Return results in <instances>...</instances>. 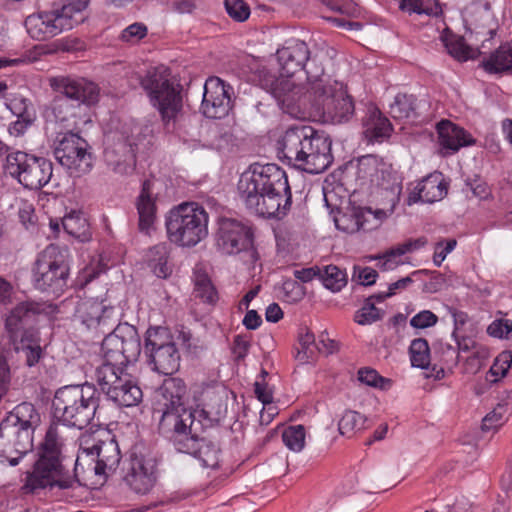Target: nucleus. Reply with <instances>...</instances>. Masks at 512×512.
Returning a JSON list of instances; mask_svg holds the SVG:
<instances>
[{"label":"nucleus","instance_id":"nucleus-44","mask_svg":"<svg viewBox=\"0 0 512 512\" xmlns=\"http://www.w3.org/2000/svg\"><path fill=\"white\" fill-rule=\"evenodd\" d=\"M194 294L208 304H215L218 301V293L206 274H197L195 279Z\"/></svg>","mask_w":512,"mask_h":512},{"label":"nucleus","instance_id":"nucleus-51","mask_svg":"<svg viewBox=\"0 0 512 512\" xmlns=\"http://www.w3.org/2000/svg\"><path fill=\"white\" fill-rule=\"evenodd\" d=\"M34 116L27 109L24 110L21 114H19L18 119L11 123L8 131L10 135L13 136H21L24 134L26 129L33 123Z\"/></svg>","mask_w":512,"mask_h":512},{"label":"nucleus","instance_id":"nucleus-50","mask_svg":"<svg viewBox=\"0 0 512 512\" xmlns=\"http://www.w3.org/2000/svg\"><path fill=\"white\" fill-rule=\"evenodd\" d=\"M489 335L496 338L508 339L512 334V321L508 319L494 320L487 328Z\"/></svg>","mask_w":512,"mask_h":512},{"label":"nucleus","instance_id":"nucleus-32","mask_svg":"<svg viewBox=\"0 0 512 512\" xmlns=\"http://www.w3.org/2000/svg\"><path fill=\"white\" fill-rule=\"evenodd\" d=\"M4 420L34 434L40 425L41 417L32 403L22 402L14 407Z\"/></svg>","mask_w":512,"mask_h":512},{"label":"nucleus","instance_id":"nucleus-61","mask_svg":"<svg viewBox=\"0 0 512 512\" xmlns=\"http://www.w3.org/2000/svg\"><path fill=\"white\" fill-rule=\"evenodd\" d=\"M18 217L23 226L28 229L30 226H34L36 222V215L34 208L31 204H23L18 211Z\"/></svg>","mask_w":512,"mask_h":512},{"label":"nucleus","instance_id":"nucleus-30","mask_svg":"<svg viewBox=\"0 0 512 512\" xmlns=\"http://www.w3.org/2000/svg\"><path fill=\"white\" fill-rule=\"evenodd\" d=\"M480 66L489 74L512 73V41L501 44L484 57Z\"/></svg>","mask_w":512,"mask_h":512},{"label":"nucleus","instance_id":"nucleus-54","mask_svg":"<svg viewBox=\"0 0 512 512\" xmlns=\"http://www.w3.org/2000/svg\"><path fill=\"white\" fill-rule=\"evenodd\" d=\"M456 245L457 241L455 239H448L445 241L437 242L434 247L433 255V263L435 266L439 267L445 260L446 256L454 250Z\"/></svg>","mask_w":512,"mask_h":512},{"label":"nucleus","instance_id":"nucleus-55","mask_svg":"<svg viewBox=\"0 0 512 512\" xmlns=\"http://www.w3.org/2000/svg\"><path fill=\"white\" fill-rule=\"evenodd\" d=\"M512 365V352L504 351L495 359L490 372L495 376L504 377Z\"/></svg>","mask_w":512,"mask_h":512},{"label":"nucleus","instance_id":"nucleus-13","mask_svg":"<svg viewBox=\"0 0 512 512\" xmlns=\"http://www.w3.org/2000/svg\"><path fill=\"white\" fill-rule=\"evenodd\" d=\"M144 353L152 369L159 374L168 376L179 370L180 353L173 336L166 327L156 326L147 329Z\"/></svg>","mask_w":512,"mask_h":512},{"label":"nucleus","instance_id":"nucleus-17","mask_svg":"<svg viewBox=\"0 0 512 512\" xmlns=\"http://www.w3.org/2000/svg\"><path fill=\"white\" fill-rule=\"evenodd\" d=\"M56 311V306L47 302L23 301L18 303L5 320V328L9 340L37 333L33 328L37 317L50 315Z\"/></svg>","mask_w":512,"mask_h":512},{"label":"nucleus","instance_id":"nucleus-23","mask_svg":"<svg viewBox=\"0 0 512 512\" xmlns=\"http://www.w3.org/2000/svg\"><path fill=\"white\" fill-rule=\"evenodd\" d=\"M158 476V459L155 456H131L125 482L132 491L140 495L148 494L156 485Z\"/></svg>","mask_w":512,"mask_h":512},{"label":"nucleus","instance_id":"nucleus-63","mask_svg":"<svg viewBox=\"0 0 512 512\" xmlns=\"http://www.w3.org/2000/svg\"><path fill=\"white\" fill-rule=\"evenodd\" d=\"M278 79H279V77H277L275 74L271 73L267 69L259 70V73H258L259 85L269 93H271L273 91V88L275 87Z\"/></svg>","mask_w":512,"mask_h":512},{"label":"nucleus","instance_id":"nucleus-33","mask_svg":"<svg viewBox=\"0 0 512 512\" xmlns=\"http://www.w3.org/2000/svg\"><path fill=\"white\" fill-rule=\"evenodd\" d=\"M325 56L323 52L312 53L309 50V59L304 63L302 68L307 75V81L310 84L308 90L309 95L312 97L315 95V86L322 84L323 86H330L333 81L330 78H325L323 60Z\"/></svg>","mask_w":512,"mask_h":512},{"label":"nucleus","instance_id":"nucleus-47","mask_svg":"<svg viewBox=\"0 0 512 512\" xmlns=\"http://www.w3.org/2000/svg\"><path fill=\"white\" fill-rule=\"evenodd\" d=\"M383 312L375 307L371 298H367L364 306L355 313L354 320L359 325H369L376 321L381 320Z\"/></svg>","mask_w":512,"mask_h":512},{"label":"nucleus","instance_id":"nucleus-18","mask_svg":"<svg viewBox=\"0 0 512 512\" xmlns=\"http://www.w3.org/2000/svg\"><path fill=\"white\" fill-rule=\"evenodd\" d=\"M252 228L233 218H221L216 233V246L223 254L234 255L253 247Z\"/></svg>","mask_w":512,"mask_h":512},{"label":"nucleus","instance_id":"nucleus-41","mask_svg":"<svg viewBox=\"0 0 512 512\" xmlns=\"http://www.w3.org/2000/svg\"><path fill=\"white\" fill-rule=\"evenodd\" d=\"M445 47L448 53L459 61L476 59L481 54L478 48L467 45L463 37L446 40Z\"/></svg>","mask_w":512,"mask_h":512},{"label":"nucleus","instance_id":"nucleus-28","mask_svg":"<svg viewBox=\"0 0 512 512\" xmlns=\"http://www.w3.org/2000/svg\"><path fill=\"white\" fill-rule=\"evenodd\" d=\"M437 133L440 146L450 150L451 153L475 143V139L470 133L449 120H442L437 124Z\"/></svg>","mask_w":512,"mask_h":512},{"label":"nucleus","instance_id":"nucleus-59","mask_svg":"<svg viewBox=\"0 0 512 512\" xmlns=\"http://www.w3.org/2000/svg\"><path fill=\"white\" fill-rule=\"evenodd\" d=\"M254 392L257 399L261 401L264 406L272 404L273 393L265 381H256L254 383Z\"/></svg>","mask_w":512,"mask_h":512},{"label":"nucleus","instance_id":"nucleus-14","mask_svg":"<svg viewBox=\"0 0 512 512\" xmlns=\"http://www.w3.org/2000/svg\"><path fill=\"white\" fill-rule=\"evenodd\" d=\"M312 102L315 109L334 124L350 121L355 113L352 97L348 95L343 83L336 80L330 86L318 83Z\"/></svg>","mask_w":512,"mask_h":512},{"label":"nucleus","instance_id":"nucleus-4","mask_svg":"<svg viewBox=\"0 0 512 512\" xmlns=\"http://www.w3.org/2000/svg\"><path fill=\"white\" fill-rule=\"evenodd\" d=\"M187 387L178 377L165 379L157 391L153 416L158 417V429L168 436L183 427H190L199 417L207 413L204 409L191 410L186 407Z\"/></svg>","mask_w":512,"mask_h":512},{"label":"nucleus","instance_id":"nucleus-39","mask_svg":"<svg viewBox=\"0 0 512 512\" xmlns=\"http://www.w3.org/2000/svg\"><path fill=\"white\" fill-rule=\"evenodd\" d=\"M319 280L332 292L340 291L347 284V274L335 265L321 267Z\"/></svg>","mask_w":512,"mask_h":512},{"label":"nucleus","instance_id":"nucleus-12","mask_svg":"<svg viewBox=\"0 0 512 512\" xmlns=\"http://www.w3.org/2000/svg\"><path fill=\"white\" fill-rule=\"evenodd\" d=\"M5 169L24 188L30 190L41 189L49 183L53 175V164L50 160L23 151L9 153Z\"/></svg>","mask_w":512,"mask_h":512},{"label":"nucleus","instance_id":"nucleus-34","mask_svg":"<svg viewBox=\"0 0 512 512\" xmlns=\"http://www.w3.org/2000/svg\"><path fill=\"white\" fill-rule=\"evenodd\" d=\"M10 343L17 353L22 354L27 366L32 367L39 362L42 356V348L37 333L11 339Z\"/></svg>","mask_w":512,"mask_h":512},{"label":"nucleus","instance_id":"nucleus-64","mask_svg":"<svg viewBox=\"0 0 512 512\" xmlns=\"http://www.w3.org/2000/svg\"><path fill=\"white\" fill-rule=\"evenodd\" d=\"M331 10L340 13L341 15L353 16L357 12V7L354 3L338 4L333 0H322Z\"/></svg>","mask_w":512,"mask_h":512},{"label":"nucleus","instance_id":"nucleus-20","mask_svg":"<svg viewBox=\"0 0 512 512\" xmlns=\"http://www.w3.org/2000/svg\"><path fill=\"white\" fill-rule=\"evenodd\" d=\"M74 316L87 329L102 334L112 329L118 320L115 308L96 298L80 299L75 307Z\"/></svg>","mask_w":512,"mask_h":512},{"label":"nucleus","instance_id":"nucleus-57","mask_svg":"<svg viewBox=\"0 0 512 512\" xmlns=\"http://www.w3.org/2000/svg\"><path fill=\"white\" fill-rule=\"evenodd\" d=\"M147 35V27L142 23H133L123 30L121 39L123 41L140 40Z\"/></svg>","mask_w":512,"mask_h":512},{"label":"nucleus","instance_id":"nucleus-10","mask_svg":"<svg viewBox=\"0 0 512 512\" xmlns=\"http://www.w3.org/2000/svg\"><path fill=\"white\" fill-rule=\"evenodd\" d=\"M215 420L208 413L194 420L190 427H183L166 436L175 449L190 454L199 460L205 468L215 469L219 466L221 449L218 443L201 437L200 434L214 425Z\"/></svg>","mask_w":512,"mask_h":512},{"label":"nucleus","instance_id":"nucleus-5","mask_svg":"<svg viewBox=\"0 0 512 512\" xmlns=\"http://www.w3.org/2000/svg\"><path fill=\"white\" fill-rule=\"evenodd\" d=\"M51 87L58 93L52 101V112L60 122L83 119L88 109L98 103L100 89L84 78L57 77Z\"/></svg>","mask_w":512,"mask_h":512},{"label":"nucleus","instance_id":"nucleus-45","mask_svg":"<svg viewBox=\"0 0 512 512\" xmlns=\"http://www.w3.org/2000/svg\"><path fill=\"white\" fill-rule=\"evenodd\" d=\"M284 444L292 451L299 452L305 444V428L303 425L289 426L282 433Z\"/></svg>","mask_w":512,"mask_h":512},{"label":"nucleus","instance_id":"nucleus-42","mask_svg":"<svg viewBox=\"0 0 512 512\" xmlns=\"http://www.w3.org/2000/svg\"><path fill=\"white\" fill-rule=\"evenodd\" d=\"M411 364L421 369L427 368L430 362V348L424 338L414 339L409 347Z\"/></svg>","mask_w":512,"mask_h":512},{"label":"nucleus","instance_id":"nucleus-43","mask_svg":"<svg viewBox=\"0 0 512 512\" xmlns=\"http://www.w3.org/2000/svg\"><path fill=\"white\" fill-rule=\"evenodd\" d=\"M366 418L359 412L347 410L339 420L338 430L341 435L350 437L364 428Z\"/></svg>","mask_w":512,"mask_h":512},{"label":"nucleus","instance_id":"nucleus-58","mask_svg":"<svg viewBox=\"0 0 512 512\" xmlns=\"http://www.w3.org/2000/svg\"><path fill=\"white\" fill-rule=\"evenodd\" d=\"M428 243L426 237H419L417 239H408L407 241L396 245V251L398 254L411 253L416 250L423 248Z\"/></svg>","mask_w":512,"mask_h":512},{"label":"nucleus","instance_id":"nucleus-8","mask_svg":"<svg viewBox=\"0 0 512 512\" xmlns=\"http://www.w3.org/2000/svg\"><path fill=\"white\" fill-rule=\"evenodd\" d=\"M88 4L89 0H77L59 9L33 13L26 17L24 26L32 39L49 40L82 23L85 19L82 12Z\"/></svg>","mask_w":512,"mask_h":512},{"label":"nucleus","instance_id":"nucleus-7","mask_svg":"<svg viewBox=\"0 0 512 512\" xmlns=\"http://www.w3.org/2000/svg\"><path fill=\"white\" fill-rule=\"evenodd\" d=\"M209 216L196 202L182 203L166 216V230L171 242L181 247H193L208 235Z\"/></svg>","mask_w":512,"mask_h":512},{"label":"nucleus","instance_id":"nucleus-2","mask_svg":"<svg viewBox=\"0 0 512 512\" xmlns=\"http://www.w3.org/2000/svg\"><path fill=\"white\" fill-rule=\"evenodd\" d=\"M238 191L246 208L263 218L281 219L291 208L286 172L276 164H252L241 175Z\"/></svg>","mask_w":512,"mask_h":512},{"label":"nucleus","instance_id":"nucleus-49","mask_svg":"<svg viewBox=\"0 0 512 512\" xmlns=\"http://www.w3.org/2000/svg\"><path fill=\"white\" fill-rule=\"evenodd\" d=\"M228 15L238 22L247 20L250 16V7L244 0H225Z\"/></svg>","mask_w":512,"mask_h":512},{"label":"nucleus","instance_id":"nucleus-3","mask_svg":"<svg viewBox=\"0 0 512 512\" xmlns=\"http://www.w3.org/2000/svg\"><path fill=\"white\" fill-rule=\"evenodd\" d=\"M331 140L309 126L287 129L278 141V155L289 165L310 174L324 172L333 162Z\"/></svg>","mask_w":512,"mask_h":512},{"label":"nucleus","instance_id":"nucleus-22","mask_svg":"<svg viewBox=\"0 0 512 512\" xmlns=\"http://www.w3.org/2000/svg\"><path fill=\"white\" fill-rule=\"evenodd\" d=\"M33 448V434L3 420L0 424V457H5L10 465L16 466L19 460Z\"/></svg>","mask_w":512,"mask_h":512},{"label":"nucleus","instance_id":"nucleus-40","mask_svg":"<svg viewBox=\"0 0 512 512\" xmlns=\"http://www.w3.org/2000/svg\"><path fill=\"white\" fill-rule=\"evenodd\" d=\"M399 7L410 14L417 13L428 16L442 14V8L437 0H402Z\"/></svg>","mask_w":512,"mask_h":512},{"label":"nucleus","instance_id":"nucleus-6","mask_svg":"<svg viewBox=\"0 0 512 512\" xmlns=\"http://www.w3.org/2000/svg\"><path fill=\"white\" fill-rule=\"evenodd\" d=\"M150 102L161 116L164 126L169 130L174 126L183 108L182 87L169 78L167 69L154 67L140 80Z\"/></svg>","mask_w":512,"mask_h":512},{"label":"nucleus","instance_id":"nucleus-37","mask_svg":"<svg viewBox=\"0 0 512 512\" xmlns=\"http://www.w3.org/2000/svg\"><path fill=\"white\" fill-rule=\"evenodd\" d=\"M299 347L296 348L294 358L301 364L313 359L317 353L315 336L307 328H301L298 334Z\"/></svg>","mask_w":512,"mask_h":512},{"label":"nucleus","instance_id":"nucleus-31","mask_svg":"<svg viewBox=\"0 0 512 512\" xmlns=\"http://www.w3.org/2000/svg\"><path fill=\"white\" fill-rule=\"evenodd\" d=\"M363 126L367 137L380 141L390 136L392 125L388 118L374 105H369L366 116L363 118Z\"/></svg>","mask_w":512,"mask_h":512},{"label":"nucleus","instance_id":"nucleus-48","mask_svg":"<svg viewBox=\"0 0 512 512\" xmlns=\"http://www.w3.org/2000/svg\"><path fill=\"white\" fill-rule=\"evenodd\" d=\"M358 380L368 386L386 389L391 385V381L382 377L379 373L372 368H361L358 371Z\"/></svg>","mask_w":512,"mask_h":512},{"label":"nucleus","instance_id":"nucleus-24","mask_svg":"<svg viewBox=\"0 0 512 512\" xmlns=\"http://www.w3.org/2000/svg\"><path fill=\"white\" fill-rule=\"evenodd\" d=\"M106 165L116 174L130 175L136 167L135 145L120 134L108 137L104 150Z\"/></svg>","mask_w":512,"mask_h":512},{"label":"nucleus","instance_id":"nucleus-62","mask_svg":"<svg viewBox=\"0 0 512 512\" xmlns=\"http://www.w3.org/2000/svg\"><path fill=\"white\" fill-rule=\"evenodd\" d=\"M250 348V342L241 335H237L233 341L232 352L235 355L236 360H242L246 357Z\"/></svg>","mask_w":512,"mask_h":512},{"label":"nucleus","instance_id":"nucleus-9","mask_svg":"<svg viewBox=\"0 0 512 512\" xmlns=\"http://www.w3.org/2000/svg\"><path fill=\"white\" fill-rule=\"evenodd\" d=\"M69 271L66 250L50 244L38 254L33 263V286L48 296L59 297L68 287Z\"/></svg>","mask_w":512,"mask_h":512},{"label":"nucleus","instance_id":"nucleus-1","mask_svg":"<svg viewBox=\"0 0 512 512\" xmlns=\"http://www.w3.org/2000/svg\"><path fill=\"white\" fill-rule=\"evenodd\" d=\"M99 401L100 392L89 383L65 386L56 391L52 405L57 422L50 424L38 447L32 471L26 475L25 489L35 493L44 489L67 490L74 486L77 475L70 474L65 464L60 424L84 429L94 418Z\"/></svg>","mask_w":512,"mask_h":512},{"label":"nucleus","instance_id":"nucleus-35","mask_svg":"<svg viewBox=\"0 0 512 512\" xmlns=\"http://www.w3.org/2000/svg\"><path fill=\"white\" fill-rule=\"evenodd\" d=\"M292 76L280 75L271 95L283 105L293 104L301 94V87L291 79Z\"/></svg>","mask_w":512,"mask_h":512},{"label":"nucleus","instance_id":"nucleus-52","mask_svg":"<svg viewBox=\"0 0 512 512\" xmlns=\"http://www.w3.org/2000/svg\"><path fill=\"white\" fill-rule=\"evenodd\" d=\"M438 317L430 310H423L414 315L410 320V325L416 329H425L436 325Z\"/></svg>","mask_w":512,"mask_h":512},{"label":"nucleus","instance_id":"nucleus-11","mask_svg":"<svg viewBox=\"0 0 512 512\" xmlns=\"http://www.w3.org/2000/svg\"><path fill=\"white\" fill-rule=\"evenodd\" d=\"M103 363L97 368L109 367L114 371L124 370L136 362L141 353L137 329L128 323H119L102 341Z\"/></svg>","mask_w":512,"mask_h":512},{"label":"nucleus","instance_id":"nucleus-21","mask_svg":"<svg viewBox=\"0 0 512 512\" xmlns=\"http://www.w3.org/2000/svg\"><path fill=\"white\" fill-rule=\"evenodd\" d=\"M233 87L219 77H209L204 84L200 110L211 119H222L232 108Z\"/></svg>","mask_w":512,"mask_h":512},{"label":"nucleus","instance_id":"nucleus-56","mask_svg":"<svg viewBox=\"0 0 512 512\" xmlns=\"http://www.w3.org/2000/svg\"><path fill=\"white\" fill-rule=\"evenodd\" d=\"M504 406H498L492 412L487 414L481 425L483 431H491L502 425Z\"/></svg>","mask_w":512,"mask_h":512},{"label":"nucleus","instance_id":"nucleus-46","mask_svg":"<svg viewBox=\"0 0 512 512\" xmlns=\"http://www.w3.org/2000/svg\"><path fill=\"white\" fill-rule=\"evenodd\" d=\"M64 230L81 240L86 239V232L88 230V224L84 218L75 213L66 215L62 220Z\"/></svg>","mask_w":512,"mask_h":512},{"label":"nucleus","instance_id":"nucleus-25","mask_svg":"<svg viewBox=\"0 0 512 512\" xmlns=\"http://www.w3.org/2000/svg\"><path fill=\"white\" fill-rule=\"evenodd\" d=\"M386 217L383 210L373 211L369 207H348L346 211L339 212L334 222L337 229L346 233H356L360 230L371 231L376 229Z\"/></svg>","mask_w":512,"mask_h":512},{"label":"nucleus","instance_id":"nucleus-29","mask_svg":"<svg viewBox=\"0 0 512 512\" xmlns=\"http://www.w3.org/2000/svg\"><path fill=\"white\" fill-rule=\"evenodd\" d=\"M136 208L139 216V229L142 232H148L157 218L155 198L152 196V183L149 180H145L142 184Z\"/></svg>","mask_w":512,"mask_h":512},{"label":"nucleus","instance_id":"nucleus-36","mask_svg":"<svg viewBox=\"0 0 512 512\" xmlns=\"http://www.w3.org/2000/svg\"><path fill=\"white\" fill-rule=\"evenodd\" d=\"M169 250L165 243L153 246L148 252V266L159 278H167L171 274L168 266Z\"/></svg>","mask_w":512,"mask_h":512},{"label":"nucleus","instance_id":"nucleus-16","mask_svg":"<svg viewBox=\"0 0 512 512\" xmlns=\"http://www.w3.org/2000/svg\"><path fill=\"white\" fill-rule=\"evenodd\" d=\"M95 378L101 392L118 406L131 407L142 401L141 388L124 370L116 372L109 367L96 368Z\"/></svg>","mask_w":512,"mask_h":512},{"label":"nucleus","instance_id":"nucleus-53","mask_svg":"<svg viewBox=\"0 0 512 512\" xmlns=\"http://www.w3.org/2000/svg\"><path fill=\"white\" fill-rule=\"evenodd\" d=\"M403 254H398L396 251V246L392 247L391 249L387 250L382 256L377 257L378 264L377 266L384 270H393L396 267H398L403 262L400 260V257Z\"/></svg>","mask_w":512,"mask_h":512},{"label":"nucleus","instance_id":"nucleus-60","mask_svg":"<svg viewBox=\"0 0 512 512\" xmlns=\"http://www.w3.org/2000/svg\"><path fill=\"white\" fill-rule=\"evenodd\" d=\"M10 368L6 358L0 354V397L6 394L10 384Z\"/></svg>","mask_w":512,"mask_h":512},{"label":"nucleus","instance_id":"nucleus-19","mask_svg":"<svg viewBox=\"0 0 512 512\" xmlns=\"http://www.w3.org/2000/svg\"><path fill=\"white\" fill-rule=\"evenodd\" d=\"M95 456L96 459L92 458L95 461L94 472L96 475L107 477L109 474H112L118 468L121 461V452L119 449L118 442L113 438H108L106 440H99L97 443L93 444L91 447H82L81 453L77 456L75 461V467L73 472L70 474H76L78 476V469L80 466V461L83 457ZM79 484V479L77 478V482L74 485ZM73 486L72 488H74Z\"/></svg>","mask_w":512,"mask_h":512},{"label":"nucleus","instance_id":"nucleus-15","mask_svg":"<svg viewBox=\"0 0 512 512\" xmlns=\"http://www.w3.org/2000/svg\"><path fill=\"white\" fill-rule=\"evenodd\" d=\"M88 142L78 133L59 134L55 141L54 156L71 176L80 177L90 172L93 166Z\"/></svg>","mask_w":512,"mask_h":512},{"label":"nucleus","instance_id":"nucleus-26","mask_svg":"<svg viewBox=\"0 0 512 512\" xmlns=\"http://www.w3.org/2000/svg\"><path fill=\"white\" fill-rule=\"evenodd\" d=\"M280 71L286 76H293L302 71L304 63L309 59V48L304 41L289 40L276 52Z\"/></svg>","mask_w":512,"mask_h":512},{"label":"nucleus","instance_id":"nucleus-38","mask_svg":"<svg viewBox=\"0 0 512 512\" xmlns=\"http://www.w3.org/2000/svg\"><path fill=\"white\" fill-rule=\"evenodd\" d=\"M416 98L413 95L397 94L390 104V115L394 119L403 120L415 117Z\"/></svg>","mask_w":512,"mask_h":512},{"label":"nucleus","instance_id":"nucleus-27","mask_svg":"<svg viewBox=\"0 0 512 512\" xmlns=\"http://www.w3.org/2000/svg\"><path fill=\"white\" fill-rule=\"evenodd\" d=\"M447 183L441 172H434L423 178L409 194L407 203L412 205L419 201L434 203L447 194Z\"/></svg>","mask_w":512,"mask_h":512}]
</instances>
